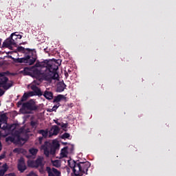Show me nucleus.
Returning a JSON list of instances; mask_svg holds the SVG:
<instances>
[{
  "mask_svg": "<svg viewBox=\"0 0 176 176\" xmlns=\"http://www.w3.org/2000/svg\"><path fill=\"white\" fill-rule=\"evenodd\" d=\"M45 65L41 64L42 67H44L45 72L43 73V79L47 82H52V80H56L58 79V67L61 65V60L52 59V60H45Z\"/></svg>",
  "mask_w": 176,
  "mask_h": 176,
  "instance_id": "nucleus-1",
  "label": "nucleus"
},
{
  "mask_svg": "<svg viewBox=\"0 0 176 176\" xmlns=\"http://www.w3.org/2000/svg\"><path fill=\"white\" fill-rule=\"evenodd\" d=\"M58 107H60V103H58V104L54 105L53 107V108L51 109V112H53V111H56V109H57V108H58Z\"/></svg>",
  "mask_w": 176,
  "mask_h": 176,
  "instance_id": "nucleus-32",
  "label": "nucleus"
},
{
  "mask_svg": "<svg viewBox=\"0 0 176 176\" xmlns=\"http://www.w3.org/2000/svg\"><path fill=\"white\" fill-rule=\"evenodd\" d=\"M67 98L64 95H58L54 98V102H60V101L66 100Z\"/></svg>",
  "mask_w": 176,
  "mask_h": 176,
  "instance_id": "nucleus-18",
  "label": "nucleus"
},
{
  "mask_svg": "<svg viewBox=\"0 0 176 176\" xmlns=\"http://www.w3.org/2000/svg\"><path fill=\"white\" fill-rule=\"evenodd\" d=\"M8 75H10L9 71L0 72V87L4 90H9L13 87V81L9 80Z\"/></svg>",
  "mask_w": 176,
  "mask_h": 176,
  "instance_id": "nucleus-4",
  "label": "nucleus"
},
{
  "mask_svg": "<svg viewBox=\"0 0 176 176\" xmlns=\"http://www.w3.org/2000/svg\"><path fill=\"white\" fill-rule=\"evenodd\" d=\"M43 97L46 98V100H53V92L50 91H45L44 93L43 94Z\"/></svg>",
  "mask_w": 176,
  "mask_h": 176,
  "instance_id": "nucleus-15",
  "label": "nucleus"
},
{
  "mask_svg": "<svg viewBox=\"0 0 176 176\" xmlns=\"http://www.w3.org/2000/svg\"><path fill=\"white\" fill-rule=\"evenodd\" d=\"M38 133L41 134V135H43V137L44 138H47V131H45L43 129H41V130L38 131Z\"/></svg>",
  "mask_w": 176,
  "mask_h": 176,
  "instance_id": "nucleus-24",
  "label": "nucleus"
},
{
  "mask_svg": "<svg viewBox=\"0 0 176 176\" xmlns=\"http://www.w3.org/2000/svg\"><path fill=\"white\" fill-rule=\"evenodd\" d=\"M47 7V3L44 4L45 9H46Z\"/></svg>",
  "mask_w": 176,
  "mask_h": 176,
  "instance_id": "nucleus-42",
  "label": "nucleus"
},
{
  "mask_svg": "<svg viewBox=\"0 0 176 176\" xmlns=\"http://www.w3.org/2000/svg\"><path fill=\"white\" fill-rule=\"evenodd\" d=\"M30 154L26 155L28 159H32L33 156H36V153H38V149L36 148H30L29 150Z\"/></svg>",
  "mask_w": 176,
  "mask_h": 176,
  "instance_id": "nucleus-16",
  "label": "nucleus"
},
{
  "mask_svg": "<svg viewBox=\"0 0 176 176\" xmlns=\"http://www.w3.org/2000/svg\"><path fill=\"white\" fill-rule=\"evenodd\" d=\"M12 126H14V124H12L10 126H9L8 125V124H5L3 126L2 125H1V127L0 129L2 130V131H0V138L1 137H6L8 135L6 133V130H10V129H12Z\"/></svg>",
  "mask_w": 176,
  "mask_h": 176,
  "instance_id": "nucleus-12",
  "label": "nucleus"
},
{
  "mask_svg": "<svg viewBox=\"0 0 176 176\" xmlns=\"http://www.w3.org/2000/svg\"><path fill=\"white\" fill-rule=\"evenodd\" d=\"M65 87H67V85H65V83H64V82H59L57 84L56 91L58 93H62V91H64V90H65Z\"/></svg>",
  "mask_w": 176,
  "mask_h": 176,
  "instance_id": "nucleus-14",
  "label": "nucleus"
},
{
  "mask_svg": "<svg viewBox=\"0 0 176 176\" xmlns=\"http://www.w3.org/2000/svg\"><path fill=\"white\" fill-rule=\"evenodd\" d=\"M38 124H39V122H38V120L30 122V126L32 127H36V126H38Z\"/></svg>",
  "mask_w": 176,
  "mask_h": 176,
  "instance_id": "nucleus-27",
  "label": "nucleus"
},
{
  "mask_svg": "<svg viewBox=\"0 0 176 176\" xmlns=\"http://www.w3.org/2000/svg\"><path fill=\"white\" fill-rule=\"evenodd\" d=\"M5 176H16V175L14 173H9L6 174Z\"/></svg>",
  "mask_w": 176,
  "mask_h": 176,
  "instance_id": "nucleus-39",
  "label": "nucleus"
},
{
  "mask_svg": "<svg viewBox=\"0 0 176 176\" xmlns=\"http://www.w3.org/2000/svg\"><path fill=\"white\" fill-rule=\"evenodd\" d=\"M3 94H5V91H3V89L0 88V97H2Z\"/></svg>",
  "mask_w": 176,
  "mask_h": 176,
  "instance_id": "nucleus-34",
  "label": "nucleus"
},
{
  "mask_svg": "<svg viewBox=\"0 0 176 176\" xmlns=\"http://www.w3.org/2000/svg\"><path fill=\"white\" fill-rule=\"evenodd\" d=\"M60 144L56 143V144H52L48 142H45L44 144L41 146L42 151H44V155L49 157L50 155H55L56 151L58 149Z\"/></svg>",
  "mask_w": 176,
  "mask_h": 176,
  "instance_id": "nucleus-6",
  "label": "nucleus"
},
{
  "mask_svg": "<svg viewBox=\"0 0 176 176\" xmlns=\"http://www.w3.org/2000/svg\"><path fill=\"white\" fill-rule=\"evenodd\" d=\"M28 167L32 168H38V167H43V157H38L36 160H28Z\"/></svg>",
  "mask_w": 176,
  "mask_h": 176,
  "instance_id": "nucleus-7",
  "label": "nucleus"
},
{
  "mask_svg": "<svg viewBox=\"0 0 176 176\" xmlns=\"http://www.w3.org/2000/svg\"><path fill=\"white\" fill-rule=\"evenodd\" d=\"M42 64H43V65H45V60L44 61H43V62H41V63H36V64H35V67H43V68H45V66H42Z\"/></svg>",
  "mask_w": 176,
  "mask_h": 176,
  "instance_id": "nucleus-30",
  "label": "nucleus"
},
{
  "mask_svg": "<svg viewBox=\"0 0 176 176\" xmlns=\"http://www.w3.org/2000/svg\"><path fill=\"white\" fill-rule=\"evenodd\" d=\"M13 35H14V34H11L10 36L3 41L1 47L12 49V46H14L15 47H17L16 45V42L13 40Z\"/></svg>",
  "mask_w": 176,
  "mask_h": 176,
  "instance_id": "nucleus-9",
  "label": "nucleus"
},
{
  "mask_svg": "<svg viewBox=\"0 0 176 176\" xmlns=\"http://www.w3.org/2000/svg\"><path fill=\"white\" fill-rule=\"evenodd\" d=\"M59 126H61L62 129L64 130V129H67V127H68V123L62 122Z\"/></svg>",
  "mask_w": 176,
  "mask_h": 176,
  "instance_id": "nucleus-31",
  "label": "nucleus"
},
{
  "mask_svg": "<svg viewBox=\"0 0 176 176\" xmlns=\"http://www.w3.org/2000/svg\"><path fill=\"white\" fill-rule=\"evenodd\" d=\"M17 39H19L16 36H12V40L15 42V45L17 46Z\"/></svg>",
  "mask_w": 176,
  "mask_h": 176,
  "instance_id": "nucleus-33",
  "label": "nucleus"
},
{
  "mask_svg": "<svg viewBox=\"0 0 176 176\" xmlns=\"http://www.w3.org/2000/svg\"><path fill=\"white\" fill-rule=\"evenodd\" d=\"M33 74H34V75H36V76H39V75H43V73H42L41 72V70H39L38 69H34ZM42 78H43V76H42Z\"/></svg>",
  "mask_w": 176,
  "mask_h": 176,
  "instance_id": "nucleus-26",
  "label": "nucleus"
},
{
  "mask_svg": "<svg viewBox=\"0 0 176 176\" xmlns=\"http://www.w3.org/2000/svg\"><path fill=\"white\" fill-rule=\"evenodd\" d=\"M34 83H35L36 85H37L38 86H39V85H41V80H34Z\"/></svg>",
  "mask_w": 176,
  "mask_h": 176,
  "instance_id": "nucleus-36",
  "label": "nucleus"
},
{
  "mask_svg": "<svg viewBox=\"0 0 176 176\" xmlns=\"http://www.w3.org/2000/svg\"><path fill=\"white\" fill-rule=\"evenodd\" d=\"M2 159H5V154H1L0 155V160H2Z\"/></svg>",
  "mask_w": 176,
  "mask_h": 176,
  "instance_id": "nucleus-38",
  "label": "nucleus"
},
{
  "mask_svg": "<svg viewBox=\"0 0 176 176\" xmlns=\"http://www.w3.org/2000/svg\"><path fill=\"white\" fill-rule=\"evenodd\" d=\"M67 155H68V146L62 148L60 153V156L62 157H67Z\"/></svg>",
  "mask_w": 176,
  "mask_h": 176,
  "instance_id": "nucleus-22",
  "label": "nucleus"
},
{
  "mask_svg": "<svg viewBox=\"0 0 176 176\" xmlns=\"http://www.w3.org/2000/svg\"><path fill=\"white\" fill-rule=\"evenodd\" d=\"M2 123L7 124L8 123V116L6 113H3L0 116V127L2 126Z\"/></svg>",
  "mask_w": 176,
  "mask_h": 176,
  "instance_id": "nucleus-17",
  "label": "nucleus"
},
{
  "mask_svg": "<svg viewBox=\"0 0 176 176\" xmlns=\"http://www.w3.org/2000/svg\"><path fill=\"white\" fill-rule=\"evenodd\" d=\"M65 75L66 78H67V76H68V73H65Z\"/></svg>",
  "mask_w": 176,
  "mask_h": 176,
  "instance_id": "nucleus-43",
  "label": "nucleus"
},
{
  "mask_svg": "<svg viewBox=\"0 0 176 176\" xmlns=\"http://www.w3.org/2000/svg\"><path fill=\"white\" fill-rule=\"evenodd\" d=\"M38 109L39 106L36 105L35 100L31 99L28 102H23L19 111L21 112V113H31V111H38Z\"/></svg>",
  "mask_w": 176,
  "mask_h": 176,
  "instance_id": "nucleus-5",
  "label": "nucleus"
},
{
  "mask_svg": "<svg viewBox=\"0 0 176 176\" xmlns=\"http://www.w3.org/2000/svg\"><path fill=\"white\" fill-rule=\"evenodd\" d=\"M12 34H14L13 36H16L19 39H21V38H23V36L21 34H19V32H15Z\"/></svg>",
  "mask_w": 176,
  "mask_h": 176,
  "instance_id": "nucleus-29",
  "label": "nucleus"
},
{
  "mask_svg": "<svg viewBox=\"0 0 176 176\" xmlns=\"http://www.w3.org/2000/svg\"><path fill=\"white\" fill-rule=\"evenodd\" d=\"M34 96V92L30 91L29 93H24L21 100L16 103L17 107L20 108L24 104V101H27L28 100V97H32Z\"/></svg>",
  "mask_w": 176,
  "mask_h": 176,
  "instance_id": "nucleus-10",
  "label": "nucleus"
},
{
  "mask_svg": "<svg viewBox=\"0 0 176 176\" xmlns=\"http://www.w3.org/2000/svg\"><path fill=\"white\" fill-rule=\"evenodd\" d=\"M68 166L72 168L75 176H82L83 174H87L89 168H90V162L89 161L80 162L74 160L67 161Z\"/></svg>",
  "mask_w": 176,
  "mask_h": 176,
  "instance_id": "nucleus-3",
  "label": "nucleus"
},
{
  "mask_svg": "<svg viewBox=\"0 0 176 176\" xmlns=\"http://www.w3.org/2000/svg\"><path fill=\"white\" fill-rule=\"evenodd\" d=\"M42 141H43V137H39L38 138L39 144H42Z\"/></svg>",
  "mask_w": 176,
  "mask_h": 176,
  "instance_id": "nucleus-35",
  "label": "nucleus"
},
{
  "mask_svg": "<svg viewBox=\"0 0 176 176\" xmlns=\"http://www.w3.org/2000/svg\"><path fill=\"white\" fill-rule=\"evenodd\" d=\"M1 151H2V144L1 143V141H0V152Z\"/></svg>",
  "mask_w": 176,
  "mask_h": 176,
  "instance_id": "nucleus-40",
  "label": "nucleus"
},
{
  "mask_svg": "<svg viewBox=\"0 0 176 176\" xmlns=\"http://www.w3.org/2000/svg\"><path fill=\"white\" fill-rule=\"evenodd\" d=\"M17 52L19 53H23L25 54L23 58H15L12 56H10V58L13 60L14 63H19V64H28V65H32L36 61V57L34 56V52H32V49L24 48L23 47L19 46L16 48Z\"/></svg>",
  "mask_w": 176,
  "mask_h": 176,
  "instance_id": "nucleus-2",
  "label": "nucleus"
},
{
  "mask_svg": "<svg viewBox=\"0 0 176 176\" xmlns=\"http://www.w3.org/2000/svg\"><path fill=\"white\" fill-rule=\"evenodd\" d=\"M54 122L58 126H61V123L58 122V120H54Z\"/></svg>",
  "mask_w": 176,
  "mask_h": 176,
  "instance_id": "nucleus-37",
  "label": "nucleus"
},
{
  "mask_svg": "<svg viewBox=\"0 0 176 176\" xmlns=\"http://www.w3.org/2000/svg\"><path fill=\"white\" fill-rule=\"evenodd\" d=\"M15 142L18 145H23L25 144V139L21 138L19 135H16V138L12 136H8L6 138V142Z\"/></svg>",
  "mask_w": 176,
  "mask_h": 176,
  "instance_id": "nucleus-8",
  "label": "nucleus"
},
{
  "mask_svg": "<svg viewBox=\"0 0 176 176\" xmlns=\"http://www.w3.org/2000/svg\"><path fill=\"white\" fill-rule=\"evenodd\" d=\"M64 144V145H67V144H68V143H67V142H65V143H63Z\"/></svg>",
  "mask_w": 176,
  "mask_h": 176,
  "instance_id": "nucleus-44",
  "label": "nucleus"
},
{
  "mask_svg": "<svg viewBox=\"0 0 176 176\" xmlns=\"http://www.w3.org/2000/svg\"><path fill=\"white\" fill-rule=\"evenodd\" d=\"M19 45H27V41L20 43Z\"/></svg>",
  "mask_w": 176,
  "mask_h": 176,
  "instance_id": "nucleus-41",
  "label": "nucleus"
},
{
  "mask_svg": "<svg viewBox=\"0 0 176 176\" xmlns=\"http://www.w3.org/2000/svg\"><path fill=\"white\" fill-rule=\"evenodd\" d=\"M51 131H53L52 135H57L60 133V128L57 125L52 126Z\"/></svg>",
  "mask_w": 176,
  "mask_h": 176,
  "instance_id": "nucleus-19",
  "label": "nucleus"
},
{
  "mask_svg": "<svg viewBox=\"0 0 176 176\" xmlns=\"http://www.w3.org/2000/svg\"><path fill=\"white\" fill-rule=\"evenodd\" d=\"M31 69H34V67H25L23 70L21 72L23 75H29L31 76Z\"/></svg>",
  "mask_w": 176,
  "mask_h": 176,
  "instance_id": "nucleus-23",
  "label": "nucleus"
},
{
  "mask_svg": "<svg viewBox=\"0 0 176 176\" xmlns=\"http://www.w3.org/2000/svg\"><path fill=\"white\" fill-rule=\"evenodd\" d=\"M71 137V135L68 133H65L62 135L61 138L62 140H65V138H69Z\"/></svg>",
  "mask_w": 176,
  "mask_h": 176,
  "instance_id": "nucleus-28",
  "label": "nucleus"
},
{
  "mask_svg": "<svg viewBox=\"0 0 176 176\" xmlns=\"http://www.w3.org/2000/svg\"><path fill=\"white\" fill-rule=\"evenodd\" d=\"M17 168L20 173H24L27 170V165H25L24 158L22 157L19 160Z\"/></svg>",
  "mask_w": 176,
  "mask_h": 176,
  "instance_id": "nucleus-11",
  "label": "nucleus"
},
{
  "mask_svg": "<svg viewBox=\"0 0 176 176\" xmlns=\"http://www.w3.org/2000/svg\"><path fill=\"white\" fill-rule=\"evenodd\" d=\"M8 164H3L2 168L0 169V176H5V173L8 171Z\"/></svg>",
  "mask_w": 176,
  "mask_h": 176,
  "instance_id": "nucleus-21",
  "label": "nucleus"
},
{
  "mask_svg": "<svg viewBox=\"0 0 176 176\" xmlns=\"http://www.w3.org/2000/svg\"><path fill=\"white\" fill-rule=\"evenodd\" d=\"M50 170H51L52 173H53L55 175V176H60V175H61V172H60L56 168H52V169L50 168Z\"/></svg>",
  "mask_w": 176,
  "mask_h": 176,
  "instance_id": "nucleus-25",
  "label": "nucleus"
},
{
  "mask_svg": "<svg viewBox=\"0 0 176 176\" xmlns=\"http://www.w3.org/2000/svg\"><path fill=\"white\" fill-rule=\"evenodd\" d=\"M51 163L52 166L56 168H60V167H61V161L58 160H51Z\"/></svg>",
  "mask_w": 176,
  "mask_h": 176,
  "instance_id": "nucleus-20",
  "label": "nucleus"
},
{
  "mask_svg": "<svg viewBox=\"0 0 176 176\" xmlns=\"http://www.w3.org/2000/svg\"><path fill=\"white\" fill-rule=\"evenodd\" d=\"M30 88L33 90L35 96H38V97L43 96V92L36 85H32Z\"/></svg>",
  "mask_w": 176,
  "mask_h": 176,
  "instance_id": "nucleus-13",
  "label": "nucleus"
}]
</instances>
